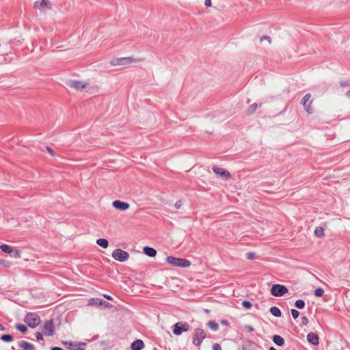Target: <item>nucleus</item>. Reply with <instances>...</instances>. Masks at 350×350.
I'll return each instance as SVG.
<instances>
[{
  "label": "nucleus",
  "mask_w": 350,
  "mask_h": 350,
  "mask_svg": "<svg viewBox=\"0 0 350 350\" xmlns=\"http://www.w3.org/2000/svg\"><path fill=\"white\" fill-rule=\"evenodd\" d=\"M69 87L81 92H86L88 94H95L99 90V88L94 83L89 81L74 80L69 83Z\"/></svg>",
  "instance_id": "nucleus-1"
},
{
  "label": "nucleus",
  "mask_w": 350,
  "mask_h": 350,
  "mask_svg": "<svg viewBox=\"0 0 350 350\" xmlns=\"http://www.w3.org/2000/svg\"><path fill=\"white\" fill-rule=\"evenodd\" d=\"M166 262L172 266L178 267H189L191 265V262L187 259L182 258H176L172 256H169L165 259Z\"/></svg>",
  "instance_id": "nucleus-2"
},
{
  "label": "nucleus",
  "mask_w": 350,
  "mask_h": 350,
  "mask_svg": "<svg viewBox=\"0 0 350 350\" xmlns=\"http://www.w3.org/2000/svg\"><path fill=\"white\" fill-rule=\"evenodd\" d=\"M24 321L29 327L34 328L41 322L39 316L36 313H28L24 318Z\"/></svg>",
  "instance_id": "nucleus-3"
},
{
  "label": "nucleus",
  "mask_w": 350,
  "mask_h": 350,
  "mask_svg": "<svg viewBox=\"0 0 350 350\" xmlns=\"http://www.w3.org/2000/svg\"><path fill=\"white\" fill-rule=\"evenodd\" d=\"M111 256L113 259L119 262H125L129 258V254L121 249L114 250Z\"/></svg>",
  "instance_id": "nucleus-4"
},
{
  "label": "nucleus",
  "mask_w": 350,
  "mask_h": 350,
  "mask_svg": "<svg viewBox=\"0 0 350 350\" xmlns=\"http://www.w3.org/2000/svg\"><path fill=\"white\" fill-rule=\"evenodd\" d=\"M288 288L282 284L272 285L270 292L274 297H281L288 293Z\"/></svg>",
  "instance_id": "nucleus-5"
},
{
  "label": "nucleus",
  "mask_w": 350,
  "mask_h": 350,
  "mask_svg": "<svg viewBox=\"0 0 350 350\" xmlns=\"http://www.w3.org/2000/svg\"><path fill=\"white\" fill-rule=\"evenodd\" d=\"M206 338L205 332L201 328H197L193 338V344L196 346H200L203 340Z\"/></svg>",
  "instance_id": "nucleus-6"
},
{
  "label": "nucleus",
  "mask_w": 350,
  "mask_h": 350,
  "mask_svg": "<svg viewBox=\"0 0 350 350\" xmlns=\"http://www.w3.org/2000/svg\"><path fill=\"white\" fill-rule=\"evenodd\" d=\"M189 325L185 322H178L173 326V333L176 335H180L183 332H187L189 329Z\"/></svg>",
  "instance_id": "nucleus-7"
},
{
  "label": "nucleus",
  "mask_w": 350,
  "mask_h": 350,
  "mask_svg": "<svg viewBox=\"0 0 350 350\" xmlns=\"http://www.w3.org/2000/svg\"><path fill=\"white\" fill-rule=\"evenodd\" d=\"M139 59H134L131 57L116 58L112 60V64L115 66H122L136 63Z\"/></svg>",
  "instance_id": "nucleus-8"
},
{
  "label": "nucleus",
  "mask_w": 350,
  "mask_h": 350,
  "mask_svg": "<svg viewBox=\"0 0 350 350\" xmlns=\"http://www.w3.org/2000/svg\"><path fill=\"white\" fill-rule=\"evenodd\" d=\"M213 170L214 173L220 178L224 180H228L230 178V173L227 170L219 167H213Z\"/></svg>",
  "instance_id": "nucleus-9"
},
{
  "label": "nucleus",
  "mask_w": 350,
  "mask_h": 350,
  "mask_svg": "<svg viewBox=\"0 0 350 350\" xmlns=\"http://www.w3.org/2000/svg\"><path fill=\"white\" fill-rule=\"evenodd\" d=\"M42 333L45 336H53L54 334V326L52 320L44 322L42 327Z\"/></svg>",
  "instance_id": "nucleus-10"
},
{
  "label": "nucleus",
  "mask_w": 350,
  "mask_h": 350,
  "mask_svg": "<svg viewBox=\"0 0 350 350\" xmlns=\"http://www.w3.org/2000/svg\"><path fill=\"white\" fill-rule=\"evenodd\" d=\"M34 8L40 11H46L51 9V3L49 0H42L34 3Z\"/></svg>",
  "instance_id": "nucleus-11"
},
{
  "label": "nucleus",
  "mask_w": 350,
  "mask_h": 350,
  "mask_svg": "<svg viewBox=\"0 0 350 350\" xmlns=\"http://www.w3.org/2000/svg\"><path fill=\"white\" fill-rule=\"evenodd\" d=\"M311 98L310 94H307L304 96L301 100V103L304 107L305 110L308 113H313V108L312 107V101L310 100Z\"/></svg>",
  "instance_id": "nucleus-12"
},
{
  "label": "nucleus",
  "mask_w": 350,
  "mask_h": 350,
  "mask_svg": "<svg viewBox=\"0 0 350 350\" xmlns=\"http://www.w3.org/2000/svg\"><path fill=\"white\" fill-rule=\"evenodd\" d=\"M170 209H179L183 205V200L180 198H169L165 202Z\"/></svg>",
  "instance_id": "nucleus-13"
},
{
  "label": "nucleus",
  "mask_w": 350,
  "mask_h": 350,
  "mask_svg": "<svg viewBox=\"0 0 350 350\" xmlns=\"http://www.w3.org/2000/svg\"><path fill=\"white\" fill-rule=\"evenodd\" d=\"M112 205L116 209L121 211H124L129 209L130 206L129 203L120 200L113 201Z\"/></svg>",
  "instance_id": "nucleus-14"
},
{
  "label": "nucleus",
  "mask_w": 350,
  "mask_h": 350,
  "mask_svg": "<svg viewBox=\"0 0 350 350\" xmlns=\"http://www.w3.org/2000/svg\"><path fill=\"white\" fill-rule=\"evenodd\" d=\"M88 305L90 306H101V305H103L105 306V307H110L111 305L103 301V300H101L100 299H98V298H92V299H90L89 300V302H88Z\"/></svg>",
  "instance_id": "nucleus-15"
},
{
  "label": "nucleus",
  "mask_w": 350,
  "mask_h": 350,
  "mask_svg": "<svg viewBox=\"0 0 350 350\" xmlns=\"http://www.w3.org/2000/svg\"><path fill=\"white\" fill-rule=\"evenodd\" d=\"M307 340L313 345H318L319 343V336L317 334L311 332L307 335Z\"/></svg>",
  "instance_id": "nucleus-16"
},
{
  "label": "nucleus",
  "mask_w": 350,
  "mask_h": 350,
  "mask_svg": "<svg viewBox=\"0 0 350 350\" xmlns=\"http://www.w3.org/2000/svg\"><path fill=\"white\" fill-rule=\"evenodd\" d=\"M68 345H69V348L71 350H84L85 347L86 346V344L85 342H70L68 343Z\"/></svg>",
  "instance_id": "nucleus-17"
},
{
  "label": "nucleus",
  "mask_w": 350,
  "mask_h": 350,
  "mask_svg": "<svg viewBox=\"0 0 350 350\" xmlns=\"http://www.w3.org/2000/svg\"><path fill=\"white\" fill-rule=\"evenodd\" d=\"M143 252L146 256L152 258L157 255V250L154 248L148 246H146L143 248Z\"/></svg>",
  "instance_id": "nucleus-18"
},
{
  "label": "nucleus",
  "mask_w": 350,
  "mask_h": 350,
  "mask_svg": "<svg viewBox=\"0 0 350 350\" xmlns=\"http://www.w3.org/2000/svg\"><path fill=\"white\" fill-rule=\"evenodd\" d=\"M144 347V342L142 340H136L131 346L132 350H141Z\"/></svg>",
  "instance_id": "nucleus-19"
},
{
  "label": "nucleus",
  "mask_w": 350,
  "mask_h": 350,
  "mask_svg": "<svg viewBox=\"0 0 350 350\" xmlns=\"http://www.w3.org/2000/svg\"><path fill=\"white\" fill-rule=\"evenodd\" d=\"M314 234L318 238H323L325 236L324 228L321 226H317L314 229Z\"/></svg>",
  "instance_id": "nucleus-20"
},
{
  "label": "nucleus",
  "mask_w": 350,
  "mask_h": 350,
  "mask_svg": "<svg viewBox=\"0 0 350 350\" xmlns=\"http://www.w3.org/2000/svg\"><path fill=\"white\" fill-rule=\"evenodd\" d=\"M273 341L275 345H277L278 346H282L284 344V338L279 335L273 336Z\"/></svg>",
  "instance_id": "nucleus-21"
},
{
  "label": "nucleus",
  "mask_w": 350,
  "mask_h": 350,
  "mask_svg": "<svg viewBox=\"0 0 350 350\" xmlns=\"http://www.w3.org/2000/svg\"><path fill=\"white\" fill-rule=\"evenodd\" d=\"M96 244L103 248H107L109 245L108 241L103 238L97 239Z\"/></svg>",
  "instance_id": "nucleus-22"
},
{
  "label": "nucleus",
  "mask_w": 350,
  "mask_h": 350,
  "mask_svg": "<svg viewBox=\"0 0 350 350\" xmlns=\"http://www.w3.org/2000/svg\"><path fill=\"white\" fill-rule=\"evenodd\" d=\"M20 347L23 348L24 350H33V346L27 342L23 341L20 343Z\"/></svg>",
  "instance_id": "nucleus-23"
},
{
  "label": "nucleus",
  "mask_w": 350,
  "mask_h": 350,
  "mask_svg": "<svg viewBox=\"0 0 350 350\" xmlns=\"http://www.w3.org/2000/svg\"><path fill=\"white\" fill-rule=\"evenodd\" d=\"M270 312L272 315L276 317H280L282 314L280 310L276 306L271 307L270 308Z\"/></svg>",
  "instance_id": "nucleus-24"
},
{
  "label": "nucleus",
  "mask_w": 350,
  "mask_h": 350,
  "mask_svg": "<svg viewBox=\"0 0 350 350\" xmlns=\"http://www.w3.org/2000/svg\"><path fill=\"white\" fill-rule=\"evenodd\" d=\"M0 249L3 252L10 254L11 252H12L13 247L6 244H2L0 245Z\"/></svg>",
  "instance_id": "nucleus-25"
},
{
  "label": "nucleus",
  "mask_w": 350,
  "mask_h": 350,
  "mask_svg": "<svg viewBox=\"0 0 350 350\" xmlns=\"http://www.w3.org/2000/svg\"><path fill=\"white\" fill-rule=\"evenodd\" d=\"M11 256L14 258H21V252L19 250L16 248H13L12 252H11Z\"/></svg>",
  "instance_id": "nucleus-26"
},
{
  "label": "nucleus",
  "mask_w": 350,
  "mask_h": 350,
  "mask_svg": "<svg viewBox=\"0 0 350 350\" xmlns=\"http://www.w3.org/2000/svg\"><path fill=\"white\" fill-rule=\"evenodd\" d=\"M208 325L213 331H217L219 328L218 324L214 321H209Z\"/></svg>",
  "instance_id": "nucleus-27"
},
{
  "label": "nucleus",
  "mask_w": 350,
  "mask_h": 350,
  "mask_svg": "<svg viewBox=\"0 0 350 350\" xmlns=\"http://www.w3.org/2000/svg\"><path fill=\"white\" fill-rule=\"evenodd\" d=\"M295 306L299 309H302L305 307V302L302 299H298L295 303Z\"/></svg>",
  "instance_id": "nucleus-28"
},
{
  "label": "nucleus",
  "mask_w": 350,
  "mask_h": 350,
  "mask_svg": "<svg viewBox=\"0 0 350 350\" xmlns=\"http://www.w3.org/2000/svg\"><path fill=\"white\" fill-rule=\"evenodd\" d=\"M1 339L5 342H11L13 340V338L10 334H5L1 337Z\"/></svg>",
  "instance_id": "nucleus-29"
},
{
  "label": "nucleus",
  "mask_w": 350,
  "mask_h": 350,
  "mask_svg": "<svg viewBox=\"0 0 350 350\" xmlns=\"http://www.w3.org/2000/svg\"><path fill=\"white\" fill-rule=\"evenodd\" d=\"M324 294V290L321 288H318L317 289H315L314 291V295L317 296V297H322Z\"/></svg>",
  "instance_id": "nucleus-30"
},
{
  "label": "nucleus",
  "mask_w": 350,
  "mask_h": 350,
  "mask_svg": "<svg viewBox=\"0 0 350 350\" xmlns=\"http://www.w3.org/2000/svg\"><path fill=\"white\" fill-rule=\"evenodd\" d=\"M16 327L18 330H19L22 333H25L27 330V327L24 325H17L16 326Z\"/></svg>",
  "instance_id": "nucleus-31"
},
{
  "label": "nucleus",
  "mask_w": 350,
  "mask_h": 350,
  "mask_svg": "<svg viewBox=\"0 0 350 350\" xmlns=\"http://www.w3.org/2000/svg\"><path fill=\"white\" fill-rule=\"evenodd\" d=\"M258 107V105L256 103L252 104L248 109V111L250 113H254Z\"/></svg>",
  "instance_id": "nucleus-32"
},
{
  "label": "nucleus",
  "mask_w": 350,
  "mask_h": 350,
  "mask_svg": "<svg viewBox=\"0 0 350 350\" xmlns=\"http://www.w3.org/2000/svg\"><path fill=\"white\" fill-rule=\"evenodd\" d=\"M264 41H267L269 44H271V38L268 36H263L260 38V42L262 43Z\"/></svg>",
  "instance_id": "nucleus-33"
},
{
  "label": "nucleus",
  "mask_w": 350,
  "mask_h": 350,
  "mask_svg": "<svg viewBox=\"0 0 350 350\" xmlns=\"http://www.w3.org/2000/svg\"><path fill=\"white\" fill-rule=\"evenodd\" d=\"M291 314L293 316V317L296 319L297 318H298L299 315V312L298 310H295V309H292L291 310Z\"/></svg>",
  "instance_id": "nucleus-34"
},
{
  "label": "nucleus",
  "mask_w": 350,
  "mask_h": 350,
  "mask_svg": "<svg viewBox=\"0 0 350 350\" xmlns=\"http://www.w3.org/2000/svg\"><path fill=\"white\" fill-rule=\"evenodd\" d=\"M242 304L243 306L247 309H250L252 307V304L249 301H243Z\"/></svg>",
  "instance_id": "nucleus-35"
},
{
  "label": "nucleus",
  "mask_w": 350,
  "mask_h": 350,
  "mask_svg": "<svg viewBox=\"0 0 350 350\" xmlns=\"http://www.w3.org/2000/svg\"><path fill=\"white\" fill-rule=\"evenodd\" d=\"M244 330L247 332H252L254 331V328L251 325H245L243 327Z\"/></svg>",
  "instance_id": "nucleus-36"
},
{
  "label": "nucleus",
  "mask_w": 350,
  "mask_h": 350,
  "mask_svg": "<svg viewBox=\"0 0 350 350\" xmlns=\"http://www.w3.org/2000/svg\"><path fill=\"white\" fill-rule=\"evenodd\" d=\"M213 350H221V346L218 343H215L213 346Z\"/></svg>",
  "instance_id": "nucleus-37"
},
{
  "label": "nucleus",
  "mask_w": 350,
  "mask_h": 350,
  "mask_svg": "<svg viewBox=\"0 0 350 350\" xmlns=\"http://www.w3.org/2000/svg\"><path fill=\"white\" fill-rule=\"evenodd\" d=\"M36 338L38 340H43V335H42V334H41L40 332H37L36 333Z\"/></svg>",
  "instance_id": "nucleus-38"
},
{
  "label": "nucleus",
  "mask_w": 350,
  "mask_h": 350,
  "mask_svg": "<svg viewBox=\"0 0 350 350\" xmlns=\"http://www.w3.org/2000/svg\"><path fill=\"white\" fill-rule=\"evenodd\" d=\"M204 5L208 8L211 7L212 5L211 0H205Z\"/></svg>",
  "instance_id": "nucleus-39"
},
{
  "label": "nucleus",
  "mask_w": 350,
  "mask_h": 350,
  "mask_svg": "<svg viewBox=\"0 0 350 350\" xmlns=\"http://www.w3.org/2000/svg\"><path fill=\"white\" fill-rule=\"evenodd\" d=\"M255 256V254L254 253H248L247 254V257L248 259H254Z\"/></svg>",
  "instance_id": "nucleus-40"
},
{
  "label": "nucleus",
  "mask_w": 350,
  "mask_h": 350,
  "mask_svg": "<svg viewBox=\"0 0 350 350\" xmlns=\"http://www.w3.org/2000/svg\"><path fill=\"white\" fill-rule=\"evenodd\" d=\"M221 323L224 325H228V322L226 320H221Z\"/></svg>",
  "instance_id": "nucleus-41"
},
{
  "label": "nucleus",
  "mask_w": 350,
  "mask_h": 350,
  "mask_svg": "<svg viewBox=\"0 0 350 350\" xmlns=\"http://www.w3.org/2000/svg\"><path fill=\"white\" fill-rule=\"evenodd\" d=\"M303 323L306 324L308 323V319L306 317H302Z\"/></svg>",
  "instance_id": "nucleus-42"
},
{
  "label": "nucleus",
  "mask_w": 350,
  "mask_h": 350,
  "mask_svg": "<svg viewBox=\"0 0 350 350\" xmlns=\"http://www.w3.org/2000/svg\"><path fill=\"white\" fill-rule=\"evenodd\" d=\"M103 296L108 300H112V297L108 295H104Z\"/></svg>",
  "instance_id": "nucleus-43"
},
{
  "label": "nucleus",
  "mask_w": 350,
  "mask_h": 350,
  "mask_svg": "<svg viewBox=\"0 0 350 350\" xmlns=\"http://www.w3.org/2000/svg\"><path fill=\"white\" fill-rule=\"evenodd\" d=\"M346 96L350 100V90L346 93Z\"/></svg>",
  "instance_id": "nucleus-44"
},
{
  "label": "nucleus",
  "mask_w": 350,
  "mask_h": 350,
  "mask_svg": "<svg viewBox=\"0 0 350 350\" xmlns=\"http://www.w3.org/2000/svg\"><path fill=\"white\" fill-rule=\"evenodd\" d=\"M52 350H64L63 349L60 348V347H53L52 349Z\"/></svg>",
  "instance_id": "nucleus-45"
},
{
  "label": "nucleus",
  "mask_w": 350,
  "mask_h": 350,
  "mask_svg": "<svg viewBox=\"0 0 350 350\" xmlns=\"http://www.w3.org/2000/svg\"><path fill=\"white\" fill-rule=\"evenodd\" d=\"M0 329L2 330V331H4L5 330V327L0 324Z\"/></svg>",
  "instance_id": "nucleus-46"
},
{
  "label": "nucleus",
  "mask_w": 350,
  "mask_h": 350,
  "mask_svg": "<svg viewBox=\"0 0 350 350\" xmlns=\"http://www.w3.org/2000/svg\"><path fill=\"white\" fill-rule=\"evenodd\" d=\"M243 350H252V349H250V348H245Z\"/></svg>",
  "instance_id": "nucleus-47"
},
{
  "label": "nucleus",
  "mask_w": 350,
  "mask_h": 350,
  "mask_svg": "<svg viewBox=\"0 0 350 350\" xmlns=\"http://www.w3.org/2000/svg\"><path fill=\"white\" fill-rule=\"evenodd\" d=\"M48 150H49V152H51V150L50 148H48Z\"/></svg>",
  "instance_id": "nucleus-48"
}]
</instances>
